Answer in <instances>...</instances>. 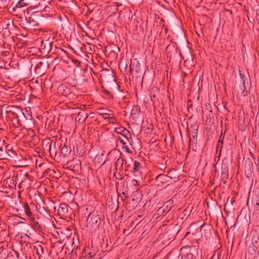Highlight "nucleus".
<instances>
[{"mask_svg": "<svg viewBox=\"0 0 259 259\" xmlns=\"http://www.w3.org/2000/svg\"><path fill=\"white\" fill-rule=\"evenodd\" d=\"M101 217L97 213H90L87 219V227L89 228H97L100 224Z\"/></svg>", "mask_w": 259, "mask_h": 259, "instance_id": "obj_1", "label": "nucleus"}, {"mask_svg": "<svg viewBox=\"0 0 259 259\" xmlns=\"http://www.w3.org/2000/svg\"><path fill=\"white\" fill-rule=\"evenodd\" d=\"M76 36L77 40L79 42H86L88 44H91L95 42L96 35L95 33H77Z\"/></svg>", "mask_w": 259, "mask_h": 259, "instance_id": "obj_2", "label": "nucleus"}, {"mask_svg": "<svg viewBox=\"0 0 259 259\" xmlns=\"http://www.w3.org/2000/svg\"><path fill=\"white\" fill-rule=\"evenodd\" d=\"M124 162V159L121 155L114 163L115 170L114 172V176L117 179H121L122 178L120 172L123 170Z\"/></svg>", "mask_w": 259, "mask_h": 259, "instance_id": "obj_3", "label": "nucleus"}, {"mask_svg": "<svg viewBox=\"0 0 259 259\" xmlns=\"http://www.w3.org/2000/svg\"><path fill=\"white\" fill-rule=\"evenodd\" d=\"M256 238H253L252 239V243L249 245L248 248V252L252 257L255 256L256 253L258 249L259 244Z\"/></svg>", "mask_w": 259, "mask_h": 259, "instance_id": "obj_4", "label": "nucleus"}, {"mask_svg": "<svg viewBox=\"0 0 259 259\" xmlns=\"http://www.w3.org/2000/svg\"><path fill=\"white\" fill-rule=\"evenodd\" d=\"M132 201L130 204L132 205V208L135 209L142 200V194L138 191H136L132 196Z\"/></svg>", "mask_w": 259, "mask_h": 259, "instance_id": "obj_5", "label": "nucleus"}, {"mask_svg": "<svg viewBox=\"0 0 259 259\" xmlns=\"http://www.w3.org/2000/svg\"><path fill=\"white\" fill-rule=\"evenodd\" d=\"M242 85L237 90V92L242 96L245 97L248 95V91L245 85V80L243 78L241 79Z\"/></svg>", "mask_w": 259, "mask_h": 259, "instance_id": "obj_6", "label": "nucleus"}, {"mask_svg": "<svg viewBox=\"0 0 259 259\" xmlns=\"http://www.w3.org/2000/svg\"><path fill=\"white\" fill-rule=\"evenodd\" d=\"M24 209L25 214L30 218L31 222L35 223L34 217L31 212L29 206L27 203H24Z\"/></svg>", "mask_w": 259, "mask_h": 259, "instance_id": "obj_7", "label": "nucleus"}, {"mask_svg": "<svg viewBox=\"0 0 259 259\" xmlns=\"http://www.w3.org/2000/svg\"><path fill=\"white\" fill-rule=\"evenodd\" d=\"M133 163V160L131 157H130L128 160L124 159L123 169H124L125 171H131Z\"/></svg>", "mask_w": 259, "mask_h": 259, "instance_id": "obj_8", "label": "nucleus"}, {"mask_svg": "<svg viewBox=\"0 0 259 259\" xmlns=\"http://www.w3.org/2000/svg\"><path fill=\"white\" fill-rule=\"evenodd\" d=\"M88 117V114L84 111H81L78 113L75 120L79 122H83Z\"/></svg>", "mask_w": 259, "mask_h": 259, "instance_id": "obj_9", "label": "nucleus"}, {"mask_svg": "<svg viewBox=\"0 0 259 259\" xmlns=\"http://www.w3.org/2000/svg\"><path fill=\"white\" fill-rule=\"evenodd\" d=\"M114 132L117 134H120L121 137L124 138L127 141H128L127 138L122 133L128 132V131L123 127H116L114 130Z\"/></svg>", "mask_w": 259, "mask_h": 259, "instance_id": "obj_10", "label": "nucleus"}, {"mask_svg": "<svg viewBox=\"0 0 259 259\" xmlns=\"http://www.w3.org/2000/svg\"><path fill=\"white\" fill-rule=\"evenodd\" d=\"M61 152L64 156H67L71 152V149L70 147L64 145L61 149Z\"/></svg>", "mask_w": 259, "mask_h": 259, "instance_id": "obj_11", "label": "nucleus"}, {"mask_svg": "<svg viewBox=\"0 0 259 259\" xmlns=\"http://www.w3.org/2000/svg\"><path fill=\"white\" fill-rule=\"evenodd\" d=\"M141 167V164L139 162L135 161L134 163L133 167H132L131 172L133 174H135L140 169Z\"/></svg>", "mask_w": 259, "mask_h": 259, "instance_id": "obj_12", "label": "nucleus"}, {"mask_svg": "<svg viewBox=\"0 0 259 259\" xmlns=\"http://www.w3.org/2000/svg\"><path fill=\"white\" fill-rule=\"evenodd\" d=\"M68 209V206L65 203L61 204L59 207V211L62 212L63 213L67 212Z\"/></svg>", "mask_w": 259, "mask_h": 259, "instance_id": "obj_13", "label": "nucleus"}, {"mask_svg": "<svg viewBox=\"0 0 259 259\" xmlns=\"http://www.w3.org/2000/svg\"><path fill=\"white\" fill-rule=\"evenodd\" d=\"M16 181L13 179H8L7 180L6 184H7L9 187L13 188L16 187Z\"/></svg>", "mask_w": 259, "mask_h": 259, "instance_id": "obj_14", "label": "nucleus"}, {"mask_svg": "<svg viewBox=\"0 0 259 259\" xmlns=\"http://www.w3.org/2000/svg\"><path fill=\"white\" fill-rule=\"evenodd\" d=\"M58 90L60 92L61 90H63L64 92L61 93V94L64 96L67 97L68 95V89L67 88V87L65 85H61L59 86Z\"/></svg>", "mask_w": 259, "mask_h": 259, "instance_id": "obj_15", "label": "nucleus"}, {"mask_svg": "<svg viewBox=\"0 0 259 259\" xmlns=\"http://www.w3.org/2000/svg\"><path fill=\"white\" fill-rule=\"evenodd\" d=\"M223 140L219 139L217 147V153L219 151V155H221V150L223 147Z\"/></svg>", "mask_w": 259, "mask_h": 259, "instance_id": "obj_16", "label": "nucleus"}, {"mask_svg": "<svg viewBox=\"0 0 259 259\" xmlns=\"http://www.w3.org/2000/svg\"><path fill=\"white\" fill-rule=\"evenodd\" d=\"M27 36V35H24L23 33H16V36H13L12 38L13 39H17L19 40L22 41L23 39L22 38L24 37H26Z\"/></svg>", "mask_w": 259, "mask_h": 259, "instance_id": "obj_17", "label": "nucleus"}, {"mask_svg": "<svg viewBox=\"0 0 259 259\" xmlns=\"http://www.w3.org/2000/svg\"><path fill=\"white\" fill-rule=\"evenodd\" d=\"M252 167V163L250 159L245 161V168H247L248 170H250Z\"/></svg>", "mask_w": 259, "mask_h": 259, "instance_id": "obj_18", "label": "nucleus"}, {"mask_svg": "<svg viewBox=\"0 0 259 259\" xmlns=\"http://www.w3.org/2000/svg\"><path fill=\"white\" fill-rule=\"evenodd\" d=\"M256 206V209L259 210V193L254 198Z\"/></svg>", "mask_w": 259, "mask_h": 259, "instance_id": "obj_19", "label": "nucleus"}, {"mask_svg": "<svg viewBox=\"0 0 259 259\" xmlns=\"http://www.w3.org/2000/svg\"><path fill=\"white\" fill-rule=\"evenodd\" d=\"M100 114L102 116V118H103L104 119L109 120V118L110 117L109 114L106 113H100Z\"/></svg>", "mask_w": 259, "mask_h": 259, "instance_id": "obj_20", "label": "nucleus"}, {"mask_svg": "<svg viewBox=\"0 0 259 259\" xmlns=\"http://www.w3.org/2000/svg\"><path fill=\"white\" fill-rule=\"evenodd\" d=\"M122 137H121V136H119L118 138H117V140L120 143L122 144V145H123V146H124V145H126V142L122 139Z\"/></svg>", "mask_w": 259, "mask_h": 259, "instance_id": "obj_21", "label": "nucleus"}, {"mask_svg": "<svg viewBox=\"0 0 259 259\" xmlns=\"http://www.w3.org/2000/svg\"><path fill=\"white\" fill-rule=\"evenodd\" d=\"M116 119L115 118V117L110 116V117L109 118V120H108L109 122L111 123H114L116 122Z\"/></svg>", "mask_w": 259, "mask_h": 259, "instance_id": "obj_22", "label": "nucleus"}, {"mask_svg": "<svg viewBox=\"0 0 259 259\" xmlns=\"http://www.w3.org/2000/svg\"><path fill=\"white\" fill-rule=\"evenodd\" d=\"M131 184H132V185L135 186H137L139 185L138 181L135 179H134L132 181Z\"/></svg>", "mask_w": 259, "mask_h": 259, "instance_id": "obj_23", "label": "nucleus"}, {"mask_svg": "<svg viewBox=\"0 0 259 259\" xmlns=\"http://www.w3.org/2000/svg\"><path fill=\"white\" fill-rule=\"evenodd\" d=\"M170 204H171V202L170 201H167V202H165V203L164 204V205L168 206V205H170Z\"/></svg>", "mask_w": 259, "mask_h": 259, "instance_id": "obj_24", "label": "nucleus"}, {"mask_svg": "<svg viewBox=\"0 0 259 259\" xmlns=\"http://www.w3.org/2000/svg\"><path fill=\"white\" fill-rule=\"evenodd\" d=\"M257 162V169H258V170L259 171V156L258 157Z\"/></svg>", "mask_w": 259, "mask_h": 259, "instance_id": "obj_25", "label": "nucleus"}, {"mask_svg": "<svg viewBox=\"0 0 259 259\" xmlns=\"http://www.w3.org/2000/svg\"><path fill=\"white\" fill-rule=\"evenodd\" d=\"M222 135L221 134V135H220V138H219V139H221V140H223L224 137H223V138H222Z\"/></svg>", "mask_w": 259, "mask_h": 259, "instance_id": "obj_26", "label": "nucleus"}, {"mask_svg": "<svg viewBox=\"0 0 259 259\" xmlns=\"http://www.w3.org/2000/svg\"><path fill=\"white\" fill-rule=\"evenodd\" d=\"M113 15H114V16H118V15H117V13H116V12H114V13H113Z\"/></svg>", "mask_w": 259, "mask_h": 259, "instance_id": "obj_27", "label": "nucleus"}, {"mask_svg": "<svg viewBox=\"0 0 259 259\" xmlns=\"http://www.w3.org/2000/svg\"><path fill=\"white\" fill-rule=\"evenodd\" d=\"M20 114H22V115L24 116V113L22 112L21 110L20 111Z\"/></svg>", "mask_w": 259, "mask_h": 259, "instance_id": "obj_28", "label": "nucleus"}, {"mask_svg": "<svg viewBox=\"0 0 259 259\" xmlns=\"http://www.w3.org/2000/svg\"><path fill=\"white\" fill-rule=\"evenodd\" d=\"M3 147H1V146H0V152L3 151Z\"/></svg>", "mask_w": 259, "mask_h": 259, "instance_id": "obj_29", "label": "nucleus"}]
</instances>
